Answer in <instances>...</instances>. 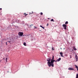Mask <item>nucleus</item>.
Listing matches in <instances>:
<instances>
[{"mask_svg":"<svg viewBox=\"0 0 78 78\" xmlns=\"http://www.w3.org/2000/svg\"><path fill=\"white\" fill-rule=\"evenodd\" d=\"M51 62H47L48 66L49 67H51V66L52 67H54V64H53V63H54V60H51Z\"/></svg>","mask_w":78,"mask_h":78,"instance_id":"nucleus-1","label":"nucleus"},{"mask_svg":"<svg viewBox=\"0 0 78 78\" xmlns=\"http://www.w3.org/2000/svg\"><path fill=\"white\" fill-rule=\"evenodd\" d=\"M18 34L19 36H22L23 35V32H19L18 33Z\"/></svg>","mask_w":78,"mask_h":78,"instance_id":"nucleus-2","label":"nucleus"},{"mask_svg":"<svg viewBox=\"0 0 78 78\" xmlns=\"http://www.w3.org/2000/svg\"><path fill=\"white\" fill-rule=\"evenodd\" d=\"M63 27L65 30H67V25L65 24H64L62 25Z\"/></svg>","mask_w":78,"mask_h":78,"instance_id":"nucleus-3","label":"nucleus"},{"mask_svg":"<svg viewBox=\"0 0 78 78\" xmlns=\"http://www.w3.org/2000/svg\"><path fill=\"white\" fill-rule=\"evenodd\" d=\"M75 58L76 60V61H78V56L76 55H75Z\"/></svg>","mask_w":78,"mask_h":78,"instance_id":"nucleus-4","label":"nucleus"},{"mask_svg":"<svg viewBox=\"0 0 78 78\" xmlns=\"http://www.w3.org/2000/svg\"><path fill=\"white\" fill-rule=\"evenodd\" d=\"M47 61H48V62H50V61H51V59L50 58H48Z\"/></svg>","mask_w":78,"mask_h":78,"instance_id":"nucleus-5","label":"nucleus"},{"mask_svg":"<svg viewBox=\"0 0 78 78\" xmlns=\"http://www.w3.org/2000/svg\"><path fill=\"white\" fill-rule=\"evenodd\" d=\"M61 59V58H59L56 60V62H58Z\"/></svg>","mask_w":78,"mask_h":78,"instance_id":"nucleus-6","label":"nucleus"},{"mask_svg":"<svg viewBox=\"0 0 78 78\" xmlns=\"http://www.w3.org/2000/svg\"><path fill=\"white\" fill-rule=\"evenodd\" d=\"M68 70H73V69L71 68H68Z\"/></svg>","mask_w":78,"mask_h":78,"instance_id":"nucleus-7","label":"nucleus"},{"mask_svg":"<svg viewBox=\"0 0 78 78\" xmlns=\"http://www.w3.org/2000/svg\"><path fill=\"white\" fill-rule=\"evenodd\" d=\"M40 27H41V28H43V29H44V30H45V27H43L41 25L40 26Z\"/></svg>","mask_w":78,"mask_h":78,"instance_id":"nucleus-8","label":"nucleus"},{"mask_svg":"<svg viewBox=\"0 0 78 78\" xmlns=\"http://www.w3.org/2000/svg\"><path fill=\"white\" fill-rule=\"evenodd\" d=\"M75 68L76 69H78V66H77L76 65H75Z\"/></svg>","mask_w":78,"mask_h":78,"instance_id":"nucleus-9","label":"nucleus"},{"mask_svg":"<svg viewBox=\"0 0 78 78\" xmlns=\"http://www.w3.org/2000/svg\"><path fill=\"white\" fill-rule=\"evenodd\" d=\"M23 44L24 46H27V45H26V42H24Z\"/></svg>","mask_w":78,"mask_h":78,"instance_id":"nucleus-10","label":"nucleus"},{"mask_svg":"<svg viewBox=\"0 0 78 78\" xmlns=\"http://www.w3.org/2000/svg\"><path fill=\"white\" fill-rule=\"evenodd\" d=\"M51 60H54V56H53V55L52 56V59Z\"/></svg>","mask_w":78,"mask_h":78,"instance_id":"nucleus-11","label":"nucleus"},{"mask_svg":"<svg viewBox=\"0 0 78 78\" xmlns=\"http://www.w3.org/2000/svg\"><path fill=\"white\" fill-rule=\"evenodd\" d=\"M24 15H25V17H26V16H27V15H28V14H26V13H24Z\"/></svg>","mask_w":78,"mask_h":78,"instance_id":"nucleus-12","label":"nucleus"},{"mask_svg":"<svg viewBox=\"0 0 78 78\" xmlns=\"http://www.w3.org/2000/svg\"><path fill=\"white\" fill-rule=\"evenodd\" d=\"M73 48V50H77V49H76V48H75V47H74Z\"/></svg>","mask_w":78,"mask_h":78,"instance_id":"nucleus-13","label":"nucleus"},{"mask_svg":"<svg viewBox=\"0 0 78 78\" xmlns=\"http://www.w3.org/2000/svg\"><path fill=\"white\" fill-rule=\"evenodd\" d=\"M51 22H54V20H53V19H52L51 20Z\"/></svg>","mask_w":78,"mask_h":78,"instance_id":"nucleus-14","label":"nucleus"},{"mask_svg":"<svg viewBox=\"0 0 78 78\" xmlns=\"http://www.w3.org/2000/svg\"><path fill=\"white\" fill-rule=\"evenodd\" d=\"M76 78H78V74H77L76 75Z\"/></svg>","mask_w":78,"mask_h":78,"instance_id":"nucleus-15","label":"nucleus"},{"mask_svg":"<svg viewBox=\"0 0 78 78\" xmlns=\"http://www.w3.org/2000/svg\"><path fill=\"white\" fill-rule=\"evenodd\" d=\"M68 21H66L65 23V24H68Z\"/></svg>","mask_w":78,"mask_h":78,"instance_id":"nucleus-16","label":"nucleus"},{"mask_svg":"<svg viewBox=\"0 0 78 78\" xmlns=\"http://www.w3.org/2000/svg\"><path fill=\"white\" fill-rule=\"evenodd\" d=\"M31 26H33V25L31 24V25H30V28H31V27H31Z\"/></svg>","mask_w":78,"mask_h":78,"instance_id":"nucleus-17","label":"nucleus"},{"mask_svg":"<svg viewBox=\"0 0 78 78\" xmlns=\"http://www.w3.org/2000/svg\"><path fill=\"white\" fill-rule=\"evenodd\" d=\"M7 59H8V58H6L5 59V61H6V62H8V61H7Z\"/></svg>","mask_w":78,"mask_h":78,"instance_id":"nucleus-18","label":"nucleus"},{"mask_svg":"<svg viewBox=\"0 0 78 78\" xmlns=\"http://www.w3.org/2000/svg\"><path fill=\"white\" fill-rule=\"evenodd\" d=\"M60 55H63V54H62V52H60Z\"/></svg>","mask_w":78,"mask_h":78,"instance_id":"nucleus-19","label":"nucleus"},{"mask_svg":"<svg viewBox=\"0 0 78 78\" xmlns=\"http://www.w3.org/2000/svg\"><path fill=\"white\" fill-rule=\"evenodd\" d=\"M40 14H41V16H42V15H43V13L42 12H41Z\"/></svg>","mask_w":78,"mask_h":78,"instance_id":"nucleus-20","label":"nucleus"},{"mask_svg":"<svg viewBox=\"0 0 78 78\" xmlns=\"http://www.w3.org/2000/svg\"><path fill=\"white\" fill-rule=\"evenodd\" d=\"M33 12H30V15L31 14H33Z\"/></svg>","mask_w":78,"mask_h":78,"instance_id":"nucleus-21","label":"nucleus"},{"mask_svg":"<svg viewBox=\"0 0 78 78\" xmlns=\"http://www.w3.org/2000/svg\"><path fill=\"white\" fill-rule=\"evenodd\" d=\"M52 50H54V48L53 47H52Z\"/></svg>","mask_w":78,"mask_h":78,"instance_id":"nucleus-22","label":"nucleus"},{"mask_svg":"<svg viewBox=\"0 0 78 78\" xmlns=\"http://www.w3.org/2000/svg\"><path fill=\"white\" fill-rule=\"evenodd\" d=\"M53 61H54V62H57L56 61V60H54Z\"/></svg>","mask_w":78,"mask_h":78,"instance_id":"nucleus-23","label":"nucleus"},{"mask_svg":"<svg viewBox=\"0 0 78 78\" xmlns=\"http://www.w3.org/2000/svg\"><path fill=\"white\" fill-rule=\"evenodd\" d=\"M34 28H37V27H35V26H34Z\"/></svg>","mask_w":78,"mask_h":78,"instance_id":"nucleus-24","label":"nucleus"},{"mask_svg":"<svg viewBox=\"0 0 78 78\" xmlns=\"http://www.w3.org/2000/svg\"><path fill=\"white\" fill-rule=\"evenodd\" d=\"M8 42H9V43H10V42H11V41H8Z\"/></svg>","mask_w":78,"mask_h":78,"instance_id":"nucleus-25","label":"nucleus"},{"mask_svg":"<svg viewBox=\"0 0 78 78\" xmlns=\"http://www.w3.org/2000/svg\"><path fill=\"white\" fill-rule=\"evenodd\" d=\"M61 56H62V57H63L64 58V56H63V55H61Z\"/></svg>","mask_w":78,"mask_h":78,"instance_id":"nucleus-26","label":"nucleus"},{"mask_svg":"<svg viewBox=\"0 0 78 78\" xmlns=\"http://www.w3.org/2000/svg\"><path fill=\"white\" fill-rule=\"evenodd\" d=\"M2 8H0V10H2Z\"/></svg>","mask_w":78,"mask_h":78,"instance_id":"nucleus-27","label":"nucleus"},{"mask_svg":"<svg viewBox=\"0 0 78 78\" xmlns=\"http://www.w3.org/2000/svg\"><path fill=\"white\" fill-rule=\"evenodd\" d=\"M48 24H47V26H48Z\"/></svg>","mask_w":78,"mask_h":78,"instance_id":"nucleus-28","label":"nucleus"},{"mask_svg":"<svg viewBox=\"0 0 78 78\" xmlns=\"http://www.w3.org/2000/svg\"><path fill=\"white\" fill-rule=\"evenodd\" d=\"M6 45H7V42H6Z\"/></svg>","mask_w":78,"mask_h":78,"instance_id":"nucleus-29","label":"nucleus"},{"mask_svg":"<svg viewBox=\"0 0 78 78\" xmlns=\"http://www.w3.org/2000/svg\"><path fill=\"white\" fill-rule=\"evenodd\" d=\"M3 59H4V60H5V58H3Z\"/></svg>","mask_w":78,"mask_h":78,"instance_id":"nucleus-30","label":"nucleus"},{"mask_svg":"<svg viewBox=\"0 0 78 78\" xmlns=\"http://www.w3.org/2000/svg\"><path fill=\"white\" fill-rule=\"evenodd\" d=\"M77 71H78V69H77Z\"/></svg>","mask_w":78,"mask_h":78,"instance_id":"nucleus-31","label":"nucleus"},{"mask_svg":"<svg viewBox=\"0 0 78 78\" xmlns=\"http://www.w3.org/2000/svg\"><path fill=\"white\" fill-rule=\"evenodd\" d=\"M64 50H65V48H64Z\"/></svg>","mask_w":78,"mask_h":78,"instance_id":"nucleus-32","label":"nucleus"},{"mask_svg":"<svg viewBox=\"0 0 78 78\" xmlns=\"http://www.w3.org/2000/svg\"><path fill=\"white\" fill-rule=\"evenodd\" d=\"M0 62H1V61H0Z\"/></svg>","mask_w":78,"mask_h":78,"instance_id":"nucleus-33","label":"nucleus"},{"mask_svg":"<svg viewBox=\"0 0 78 78\" xmlns=\"http://www.w3.org/2000/svg\"><path fill=\"white\" fill-rule=\"evenodd\" d=\"M48 19H49V18H48Z\"/></svg>","mask_w":78,"mask_h":78,"instance_id":"nucleus-34","label":"nucleus"},{"mask_svg":"<svg viewBox=\"0 0 78 78\" xmlns=\"http://www.w3.org/2000/svg\"><path fill=\"white\" fill-rule=\"evenodd\" d=\"M61 49H62L61 48Z\"/></svg>","mask_w":78,"mask_h":78,"instance_id":"nucleus-35","label":"nucleus"}]
</instances>
